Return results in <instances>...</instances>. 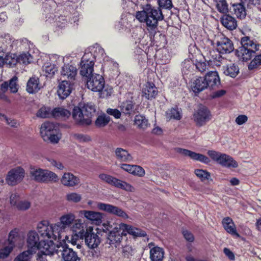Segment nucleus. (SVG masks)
<instances>
[{"label": "nucleus", "instance_id": "nucleus-56", "mask_svg": "<svg viewBox=\"0 0 261 261\" xmlns=\"http://www.w3.org/2000/svg\"><path fill=\"white\" fill-rule=\"evenodd\" d=\"M217 8L220 12L225 13L228 12V6L225 0H217Z\"/></svg>", "mask_w": 261, "mask_h": 261}, {"label": "nucleus", "instance_id": "nucleus-16", "mask_svg": "<svg viewBox=\"0 0 261 261\" xmlns=\"http://www.w3.org/2000/svg\"><path fill=\"white\" fill-rule=\"evenodd\" d=\"M87 87L94 92L101 91L105 83V79L100 74H95L87 79Z\"/></svg>", "mask_w": 261, "mask_h": 261}, {"label": "nucleus", "instance_id": "nucleus-64", "mask_svg": "<svg viewBox=\"0 0 261 261\" xmlns=\"http://www.w3.org/2000/svg\"><path fill=\"white\" fill-rule=\"evenodd\" d=\"M67 23L68 22L66 17L61 16L59 17V19L57 21V25L62 29L65 27V25L67 24Z\"/></svg>", "mask_w": 261, "mask_h": 261}, {"label": "nucleus", "instance_id": "nucleus-10", "mask_svg": "<svg viewBox=\"0 0 261 261\" xmlns=\"http://www.w3.org/2000/svg\"><path fill=\"white\" fill-rule=\"evenodd\" d=\"M64 57L57 55H52L42 67L43 71L46 73V76H51L57 71L58 65L64 61Z\"/></svg>", "mask_w": 261, "mask_h": 261}, {"label": "nucleus", "instance_id": "nucleus-20", "mask_svg": "<svg viewBox=\"0 0 261 261\" xmlns=\"http://www.w3.org/2000/svg\"><path fill=\"white\" fill-rule=\"evenodd\" d=\"M79 215L84 216L92 224L99 225L102 222L103 214L98 212L82 210L79 212Z\"/></svg>", "mask_w": 261, "mask_h": 261}, {"label": "nucleus", "instance_id": "nucleus-18", "mask_svg": "<svg viewBox=\"0 0 261 261\" xmlns=\"http://www.w3.org/2000/svg\"><path fill=\"white\" fill-rule=\"evenodd\" d=\"M53 239H46L40 241L38 250H41V253L48 255H51L55 253L58 254L60 248H58V245H56Z\"/></svg>", "mask_w": 261, "mask_h": 261}, {"label": "nucleus", "instance_id": "nucleus-1", "mask_svg": "<svg viewBox=\"0 0 261 261\" xmlns=\"http://www.w3.org/2000/svg\"><path fill=\"white\" fill-rule=\"evenodd\" d=\"M159 7L147 4L142 7V10L136 12V18L141 23H145L146 29L151 34L158 29L159 22L164 18L161 9L170 10L172 7L171 0H158Z\"/></svg>", "mask_w": 261, "mask_h": 261}, {"label": "nucleus", "instance_id": "nucleus-42", "mask_svg": "<svg viewBox=\"0 0 261 261\" xmlns=\"http://www.w3.org/2000/svg\"><path fill=\"white\" fill-rule=\"evenodd\" d=\"M135 124L139 128L145 129L148 126V120L142 115H136L134 120Z\"/></svg>", "mask_w": 261, "mask_h": 261}, {"label": "nucleus", "instance_id": "nucleus-52", "mask_svg": "<svg viewBox=\"0 0 261 261\" xmlns=\"http://www.w3.org/2000/svg\"><path fill=\"white\" fill-rule=\"evenodd\" d=\"M66 200L69 202L77 203L80 202L82 199V196L80 194L72 192L68 193L66 196Z\"/></svg>", "mask_w": 261, "mask_h": 261}, {"label": "nucleus", "instance_id": "nucleus-39", "mask_svg": "<svg viewBox=\"0 0 261 261\" xmlns=\"http://www.w3.org/2000/svg\"><path fill=\"white\" fill-rule=\"evenodd\" d=\"M40 88L38 79L36 77L30 78L27 83V91L29 93H34L38 92Z\"/></svg>", "mask_w": 261, "mask_h": 261}, {"label": "nucleus", "instance_id": "nucleus-31", "mask_svg": "<svg viewBox=\"0 0 261 261\" xmlns=\"http://www.w3.org/2000/svg\"><path fill=\"white\" fill-rule=\"evenodd\" d=\"M158 92L154 84L151 83H147L142 89L143 96L147 99L154 98L158 94Z\"/></svg>", "mask_w": 261, "mask_h": 261}, {"label": "nucleus", "instance_id": "nucleus-40", "mask_svg": "<svg viewBox=\"0 0 261 261\" xmlns=\"http://www.w3.org/2000/svg\"><path fill=\"white\" fill-rule=\"evenodd\" d=\"M135 105L132 100H126L120 106L121 112L125 115H130L134 112Z\"/></svg>", "mask_w": 261, "mask_h": 261}, {"label": "nucleus", "instance_id": "nucleus-11", "mask_svg": "<svg viewBox=\"0 0 261 261\" xmlns=\"http://www.w3.org/2000/svg\"><path fill=\"white\" fill-rule=\"evenodd\" d=\"M175 151L181 155L188 157L194 161L200 162L205 164H208L211 162V158L209 156L188 149L178 147L175 148Z\"/></svg>", "mask_w": 261, "mask_h": 261}, {"label": "nucleus", "instance_id": "nucleus-51", "mask_svg": "<svg viewBox=\"0 0 261 261\" xmlns=\"http://www.w3.org/2000/svg\"><path fill=\"white\" fill-rule=\"evenodd\" d=\"M12 246L5 243L4 247L0 250V258H5L7 257L13 249Z\"/></svg>", "mask_w": 261, "mask_h": 261}, {"label": "nucleus", "instance_id": "nucleus-55", "mask_svg": "<svg viewBox=\"0 0 261 261\" xmlns=\"http://www.w3.org/2000/svg\"><path fill=\"white\" fill-rule=\"evenodd\" d=\"M30 206L31 203L29 201L21 198L15 208L20 211H26L28 210Z\"/></svg>", "mask_w": 261, "mask_h": 261}, {"label": "nucleus", "instance_id": "nucleus-8", "mask_svg": "<svg viewBox=\"0 0 261 261\" xmlns=\"http://www.w3.org/2000/svg\"><path fill=\"white\" fill-rule=\"evenodd\" d=\"M98 177L101 180L108 184L127 192H135L136 191L135 188L130 184L111 175L101 173L98 175Z\"/></svg>", "mask_w": 261, "mask_h": 261}, {"label": "nucleus", "instance_id": "nucleus-9", "mask_svg": "<svg viewBox=\"0 0 261 261\" xmlns=\"http://www.w3.org/2000/svg\"><path fill=\"white\" fill-rule=\"evenodd\" d=\"M95 56L91 53H86L80 62V74L86 79L93 74Z\"/></svg>", "mask_w": 261, "mask_h": 261}, {"label": "nucleus", "instance_id": "nucleus-15", "mask_svg": "<svg viewBox=\"0 0 261 261\" xmlns=\"http://www.w3.org/2000/svg\"><path fill=\"white\" fill-rule=\"evenodd\" d=\"M86 245L90 249L97 248L101 242V239L98 234L93 231L92 227L86 229L83 236Z\"/></svg>", "mask_w": 261, "mask_h": 261}, {"label": "nucleus", "instance_id": "nucleus-35", "mask_svg": "<svg viewBox=\"0 0 261 261\" xmlns=\"http://www.w3.org/2000/svg\"><path fill=\"white\" fill-rule=\"evenodd\" d=\"M164 251L162 248L156 246L150 250V258L151 261H162Z\"/></svg>", "mask_w": 261, "mask_h": 261}, {"label": "nucleus", "instance_id": "nucleus-45", "mask_svg": "<svg viewBox=\"0 0 261 261\" xmlns=\"http://www.w3.org/2000/svg\"><path fill=\"white\" fill-rule=\"evenodd\" d=\"M52 111L49 107H42L37 112L36 116L40 118H47L52 116Z\"/></svg>", "mask_w": 261, "mask_h": 261}, {"label": "nucleus", "instance_id": "nucleus-5", "mask_svg": "<svg viewBox=\"0 0 261 261\" xmlns=\"http://www.w3.org/2000/svg\"><path fill=\"white\" fill-rule=\"evenodd\" d=\"M207 154L212 161L222 167L227 168H236L238 167L237 162L226 153L211 149L207 150Z\"/></svg>", "mask_w": 261, "mask_h": 261}, {"label": "nucleus", "instance_id": "nucleus-62", "mask_svg": "<svg viewBox=\"0 0 261 261\" xmlns=\"http://www.w3.org/2000/svg\"><path fill=\"white\" fill-rule=\"evenodd\" d=\"M9 88L11 92L12 93H16L18 89V85L17 84V77L14 76L10 81Z\"/></svg>", "mask_w": 261, "mask_h": 261}, {"label": "nucleus", "instance_id": "nucleus-47", "mask_svg": "<svg viewBox=\"0 0 261 261\" xmlns=\"http://www.w3.org/2000/svg\"><path fill=\"white\" fill-rule=\"evenodd\" d=\"M72 139L80 143H86L91 141L90 137L83 134L74 133L71 135Z\"/></svg>", "mask_w": 261, "mask_h": 261}, {"label": "nucleus", "instance_id": "nucleus-17", "mask_svg": "<svg viewBox=\"0 0 261 261\" xmlns=\"http://www.w3.org/2000/svg\"><path fill=\"white\" fill-rule=\"evenodd\" d=\"M121 223L114 224L113 229L110 231L108 236V242L111 245H114L116 247L121 243L123 236L122 229L120 228Z\"/></svg>", "mask_w": 261, "mask_h": 261}, {"label": "nucleus", "instance_id": "nucleus-37", "mask_svg": "<svg viewBox=\"0 0 261 261\" xmlns=\"http://www.w3.org/2000/svg\"><path fill=\"white\" fill-rule=\"evenodd\" d=\"M84 223L82 222V220L80 219H74V221L70 227L71 229L74 232H79V236L81 238H83V236L85 234V232L84 228Z\"/></svg>", "mask_w": 261, "mask_h": 261}, {"label": "nucleus", "instance_id": "nucleus-6", "mask_svg": "<svg viewBox=\"0 0 261 261\" xmlns=\"http://www.w3.org/2000/svg\"><path fill=\"white\" fill-rule=\"evenodd\" d=\"M30 175L32 179L39 182H55L59 180L58 176L55 173L41 168L32 169Z\"/></svg>", "mask_w": 261, "mask_h": 261}, {"label": "nucleus", "instance_id": "nucleus-57", "mask_svg": "<svg viewBox=\"0 0 261 261\" xmlns=\"http://www.w3.org/2000/svg\"><path fill=\"white\" fill-rule=\"evenodd\" d=\"M0 118L1 120L5 121L8 125L11 127H17L18 125V123L16 120L9 118L4 114H0Z\"/></svg>", "mask_w": 261, "mask_h": 261}, {"label": "nucleus", "instance_id": "nucleus-61", "mask_svg": "<svg viewBox=\"0 0 261 261\" xmlns=\"http://www.w3.org/2000/svg\"><path fill=\"white\" fill-rule=\"evenodd\" d=\"M89 53H91L95 56V59L96 57L103 56L104 50L99 45H96L91 48V51Z\"/></svg>", "mask_w": 261, "mask_h": 261}, {"label": "nucleus", "instance_id": "nucleus-7", "mask_svg": "<svg viewBox=\"0 0 261 261\" xmlns=\"http://www.w3.org/2000/svg\"><path fill=\"white\" fill-rule=\"evenodd\" d=\"M242 46L238 51V57L247 61L250 60L256 50L258 48L256 44L248 37H243L241 40Z\"/></svg>", "mask_w": 261, "mask_h": 261}, {"label": "nucleus", "instance_id": "nucleus-49", "mask_svg": "<svg viewBox=\"0 0 261 261\" xmlns=\"http://www.w3.org/2000/svg\"><path fill=\"white\" fill-rule=\"evenodd\" d=\"M18 63L17 56L15 54L7 55L4 59V64L12 67Z\"/></svg>", "mask_w": 261, "mask_h": 261}, {"label": "nucleus", "instance_id": "nucleus-22", "mask_svg": "<svg viewBox=\"0 0 261 261\" xmlns=\"http://www.w3.org/2000/svg\"><path fill=\"white\" fill-rule=\"evenodd\" d=\"M27 242L29 248L27 251H30L31 252V255L33 252L38 250L39 247L40 241H39V237L37 232L35 230L29 231L27 234Z\"/></svg>", "mask_w": 261, "mask_h": 261}, {"label": "nucleus", "instance_id": "nucleus-33", "mask_svg": "<svg viewBox=\"0 0 261 261\" xmlns=\"http://www.w3.org/2000/svg\"><path fill=\"white\" fill-rule=\"evenodd\" d=\"M231 12L241 19L244 18L246 12L244 6L241 3L232 4L230 8Z\"/></svg>", "mask_w": 261, "mask_h": 261}, {"label": "nucleus", "instance_id": "nucleus-59", "mask_svg": "<svg viewBox=\"0 0 261 261\" xmlns=\"http://www.w3.org/2000/svg\"><path fill=\"white\" fill-rule=\"evenodd\" d=\"M261 65V54L255 56V58L250 63L248 68L250 69H253L257 68Z\"/></svg>", "mask_w": 261, "mask_h": 261}, {"label": "nucleus", "instance_id": "nucleus-54", "mask_svg": "<svg viewBox=\"0 0 261 261\" xmlns=\"http://www.w3.org/2000/svg\"><path fill=\"white\" fill-rule=\"evenodd\" d=\"M194 172L196 175L202 181L208 179L211 176L209 172L202 169H196Z\"/></svg>", "mask_w": 261, "mask_h": 261}, {"label": "nucleus", "instance_id": "nucleus-63", "mask_svg": "<svg viewBox=\"0 0 261 261\" xmlns=\"http://www.w3.org/2000/svg\"><path fill=\"white\" fill-rule=\"evenodd\" d=\"M47 160L51 166L59 170H63L64 168L63 165L58 161L50 158H47Z\"/></svg>", "mask_w": 261, "mask_h": 261}, {"label": "nucleus", "instance_id": "nucleus-53", "mask_svg": "<svg viewBox=\"0 0 261 261\" xmlns=\"http://www.w3.org/2000/svg\"><path fill=\"white\" fill-rule=\"evenodd\" d=\"M132 174L140 177H143L145 174V171L141 166L134 165Z\"/></svg>", "mask_w": 261, "mask_h": 261}, {"label": "nucleus", "instance_id": "nucleus-2", "mask_svg": "<svg viewBox=\"0 0 261 261\" xmlns=\"http://www.w3.org/2000/svg\"><path fill=\"white\" fill-rule=\"evenodd\" d=\"M217 46V50L204 47V54L207 58V61L211 62L220 61L221 56L220 54H227L231 53L234 49L233 45L228 38L222 34L218 35L215 40ZM207 45H213L215 42L211 40H207Z\"/></svg>", "mask_w": 261, "mask_h": 261}, {"label": "nucleus", "instance_id": "nucleus-12", "mask_svg": "<svg viewBox=\"0 0 261 261\" xmlns=\"http://www.w3.org/2000/svg\"><path fill=\"white\" fill-rule=\"evenodd\" d=\"M193 119L196 125L201 126L211 119V114L208 109L204 106H200L193 114Z\"/></svg>", "mask_w": 261, "mask_h": 261}, {"label": "nucleus", "instance_id": "nucleus-50", "mask_svg": "<svg viewBox=\"0 0 261 261\" xmlns=\"http://www.w3.org/2000/svg\"><path fill=\"white\" fill-rule=\"evenodd\" d=\"M113 91L112 87L109 85H105V83L103 88H102L101 91H98V92H99L100 97L106 98L111 96Z\"/></svg>", "mask_w": 261, "mask_h": 261}, {"label": "nucleus", "instance_id": "nucleus-14", "mask_svg": "<svg viewBox=\"0 0 261 261\" xmlns=\"http://www.w3.org/2000/svg\"><path fill=\"white\" fill-rule=\"evenodd\" d=\"M25 174L23 168L17 167L9 171L6 179L9 185L15 186L20 182L24 178Z\"/></svg>", "mask_w": 261, "mask_h": 261}, {"label": "nucleus", "instance_id": "nucleus-3", "mask_svg": "<svg viewBox=\"0 0 261 261\" xmlns=\"http://www.w3.org/2000/svg\"><path fill=\"white\" fill-rule=\"evenodd\" d=\"M56 225L50 224L47 221H42L38 223L37 229L40 236L44 240L53 239L60 241H64L68 239V237L66 234L65 236L61 235L59 230L57 229Z\"/></svg>", "mask_w": 261, "mask_h": 261}, {"label": "nucleus", "instance_id": "nucleus-28", "mask_svg": "<svg viewBox=\"0 0 261 261\" xmlns=\"http://www.w3.org/2000/svg\"><path fill=\"white\" fill-rule=\"evenodd\" d=\"M61 75L69 80H74L77 75V69L70 64L64 65L61 71Z\"/></svg>", "mask_w": 261, "mask_h": 261}, {"label": "nucleus", "instance_id": "nucleus-4", "mask_svg": "<svg viewBox=\"0 0 261 261\" xmlns=\"http://www.w3.org/2000/svg\"><path fill=\"white\" fill-rule=\"evenodd\" d=\"M40 135L44 142L52 144H57L62 137L56 125L49 121H46L41 124Z\"/></svg>", "mask_w": 261, "mask_h": 261}, {"label": "nucleus", "instance_id": "nucleus-30", "mask_svg": "<svg viewBox=\"0 0 261 261\" xmlns=\"http://www.w3.org/2000/svg\"><path fill=\"white\" fill-rule=\"evenodd\" d=\"M190 86L195 93H198L207 88L203 77H198L193 79L191 82Z\"/></svg>", "mask_w": 261, "mask_h": 261}, {"label": "nucleus", "instance_id": "nucleus-26", "mask_svg": "<svg viewBox=\"0 0 261 261\" xmlns=\"http://www.w3.org/2000/svg\"><path fill=\"white\" fill-rule=\"evenodd\" d=\"M116 159L121 162L129 163L133 160V158L128 151L122 148L118 147L114 150Z\"/></svg>", "mask_w": 261, "mask_h": 261}, {"label": "nucleus", "instance_id": "nucleus-46", "mask_svg": "<svg viewBox=\"0 0 261 261\" xmlns=\"http://www.w3.org/2000/svg\"><path fill=\"white\" fill-rule=\"evenodd\" d=\"M110 121V117L103 114L98 116L95 123L97 127H101L107 125Z\"/></svg>", "mask_w": 261, "mask_h": 261}, {"label": "nucleus", "instance_id": "nucleus-25", "mask_svg": "<svg viewBox=\"0 0 261 261\" xmlns=\"http://www.w3.org/2000/svg\"><path fill=\"white\" fill-rule=\"evenodd\" d=\"M122 234L126 236L127 234L133 236L134 238L142 237L146 236V232L138 228L123 223H121Z\"/></svg>", "mask_w": 261, "mask_h": 261}, {"label": "nucleus", "instance_id": "nucleus-21", "mask_svg": "<svg viewBox=\"0 0 261 261\" xmlns=\"http://www.w3.org/2000/svg\"><path fill=\"white\" fill-rule=\"evenodd\" d=\"M80 107H75L72 111V117L75 122L80 125H88L91 123V119L88 118Z\"/></svg>", "mask_w": 261, "mask_h": 261}, {"label": "nucleus", "instance_id": "nucleus-19", "mask_svg": "<svg viewBox=\"0 0 261 261\" xmlns=\"http://www.w3.org/2000/svg\"><path fill=\"white\" fill-rule=\"evenodd\" d=\"M97 208L100 210L124 219L128 218V216L123 210L112 204L99 202L97 203Z\"/></svg>", "mask_w": 261, "mask_h": 261}, {"label": "nucleus", "instance_id": "nucleus-23", "mask_svg": "<svg viewBox=\"0 0 261 261\" xmlns=\"http://www.w3.org/2000/svg\"><path fill=\"white\" fill-rule=\"evenodd\" d=\"M203 77L207 88L210 89H215L220 84V80L216 71L208 72Z\"/></svg>", "mask_w": 261, "mask_h": 261}, {"label": "nucleus", "instance_id": "nucleus-34", "mask_svg": "<svg viewBox=\"0 0 261 261\" xmlns=\"http://www.w3.org/2000/svg\"><path fill=\"white\" fill-rule=\"evenodd\" d=\"M221 22L224 27L230 30H233L237 27L236 19L229 15H224L222 16Z\"/></svg>", "mask_w": 261, "mask_h": 261}, {"label": "nucleus", "instance_id": "nucleus-36", "mask_svg": "<svg viewBox=\"0 0 261 261\" xmlns=\"http://www.w3.org/2000/svg\"><path fill=\"white\" fill-rule=\"evenodd\" d=\"M224 74L231 77H235L239 73V68L234 63H229L223 67Z\"/></svg>", "mask_w": 261, "mask_h": 261}, {"label": "nucleus", "instance_id": "nucleus-43", "mask_svg": "<svg viewBox=\"0 0 261 261\" xmlns=\"http://www.w3.org/2000/svg\"><path fill=\"white\" fill-rule=\"evenodd\" d=\"M80 106L82 108L84 114L88 116V118L91 119V118L92 116H93L96 110L95 106L91 103H88L84 104L83 106L80 105Z\"/></svg>", "mask_w": 261, "mask_h": 261}, {"label": "nucleus", "instance_id": "nucleus-60", "mask_svg": "<svg viewBox=\"0 0 261 261\" xmlns=\"http://www.w3.org/2000/svg\"><path fill=\"white\" fill-rule=\"evenodd\" d=\"M31 252L30 251H25L18 255L14 261H30Z\"/></svg>", "mask_w": 261, "mask_h": 261}, {"label": "nucleus", "instance_id": "nucleus-24", "mask_svg": "<svg viewBox=\"0 0 261 261\" xmlns=\"http://www.w3.org/2000/svg\"><path fill=\"white\" fill-rule=\"evenodd\" d=\"M58 248H60L59 251L61 252L64 261H80V257L72 249L63 246H58Z\"/></svg>", "mask_w": 261, "mask_h": 261}, {"label": "nucleus", "instance_id": "nucleus-44", "mask_svg": "<svg viewBox=\"0 0 261 261\" xmlns=\"http://www.w3.org/2000/svg\"><path fill=\"white\" fill-rule=\"evenodd\" d=\"M18 233V229L15 228L12 230L9 234L8 240L5 243L14 247L15 242L19 238Z\"/></svg>", "mask_w": 261, "mask_h": 261}, {"label": "nucleus", "instance_id": "nucleus-38", "mask_svg": "<svg viewBox=\"0 0 261 261\" xmlns=\"http://www.w3.org/2000/svg\"><path fill=\"white\" fill-rule=\"evenodd\" d=\"M70 116V112L62 107L56 108L52 111V116L56 118L65 119Z\"/></svg>", "mask_w": 261, "mask_h": 261}, {"label": "nucleus", "instance_id": "nucleus-48", "mask_svg": "<svg viewBox=\"0 0 261 261\" xmlns=\"http://www.w3.org/2000/svg\"><path fill=\"white\" fill-rule=\"evenodd\" d=\"M17 59L18 63L28 64L32 62L33 58L29 53H25L17 56Z\"/></svg>", "mask_w": 261, "mask_h": 261}, {"label": "nucleus", "instance_id": "nucleus-13", "mask_svg": "<svg viewBox=\"0 0 261 261\" xmlns=\"http://www.w3.org/2000/svg\"><path fill=\"white\" fill-rule=\"evenodd\" d=\"M75 219V216L72 213L65 214L60 218V221L55 224L57 229L59 230L61 235L65 236L64 233L67 228H70Z\"/></svg>", "mask_w": 261, "mask_h": 261}, {"label": "nucleus", "instance_id": "nucleus-29", "mask_svg": "<svg viewBox=\"0 0 261 261\" xmlns=\"http://www.w3.org/2000/svg\"><path fill=\"white\" fill-rule=\"evenodd\" d=\"M61 182L65 186L74 187L79 184L80 179L73 174L69 172H66L62 176L61 179Z\"/></svg>", "mask_w": 261, "mask_h": 261}, {"label": "nucleus", "instance_id": "nucleus-41", "mask_svg": "<svg viewBox=\"0 0 261 261\" xmlns=\"http://www.w3.org/2000/svg\"><path fill=\"white\" fill-rule=\"evenodd\" d=\"M181 112L180 109L178 108H171L166 112L167 119H174L179 120L181 118Z\"/></svg>", "mask_w": 261, "mask_h": 261}, {"label": "nucleus", "instance_id": "nucleus-27", "mask_svg": "<svg viewBox=\"0 0 261 261\" xmlns=\"http://www.w3.org/2000/svg\"><path fill=\"white\" fill-rule=\"evenodd\" d=\"M72 89V84L65 80L60 83L58 86V94L61 99H65L71 93Z\"/></svg>", "mask_w": 261, "mask_h": 261}, {"label": "nucleus", "instance_id": "nucleus-58", "mask_svg": "<svg viewBox=\"0 0 261 261\" xmlns=\"http://www.w3.org/2000/svg\"><path fill=\"white\" fill-rule=\"evenodd\" d=\"M21 199V198H20L19 195L15 192H14L11 194L9 201L11 205L15 208Z\"/></svg>", "mask_w": 261, "mask_h": 261}, {"label": "nucleus", "instance_id": "nucleus-32", "mask_svg": "<svg viewBox=\"0 0 261 261\" xmlns=\"http://www.w3.org/2000/svg\"><path fill=\"white\" fill-rule=\"evenodd\" d=\"M223 226L225 230L229 233L240 237L239 234L237 232L236 227L232 219L227 217L222 220Z\"/></svg>", "mask_w": 261, "mask_h": 261}]
</instances>
